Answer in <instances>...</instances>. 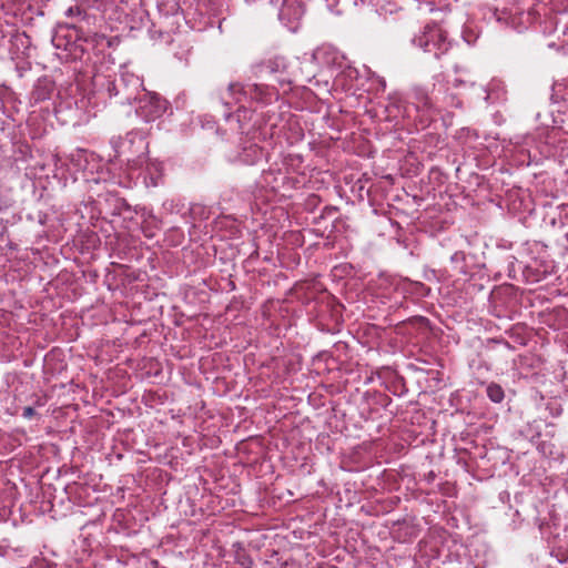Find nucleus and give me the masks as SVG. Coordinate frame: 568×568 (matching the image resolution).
Masks as SVG:
<instances>
[{
	"label": "nucleus",
	"instance_id": "21",
	"mask_svg": "<svg viewBox=\"0 0 568 568\" xmlns=\"http://www.w3.org/2000/svg\"><path fill=\"white\" fill-rule=\"evenodd\" d=\"M566 236H567V240H568V234Z\"/></svg>",
	"mask_w": 568,
	"mask_h": 568
},
{
	"label": "nucleus",
	"instance_id": "10",
	"mask_svg": "<svg viewBox=\"0 0 568 568\" xmlns=\"http://www.w3.org/2000/svg\"><path fill=\"white\" fill-rule=\"evenodd\" d=\"M409 98L418 112H429L434 109L428 91L420 85L412 88Z\"/></svg>",
	"mask_w": 568,
	"mask_h": 568
},
{
	"label": "nucleus",
	"instance_id": "20",
	"mask_svg": "<svg viewBox=\"0 0 568 568\" xmlns=\"http://www.w3.org/2000/svg\"><path fill=\"white\" fill-rule=\"evenodd\" d=\"M381 85L383 87V89H385V87H386V82H385V80H382V81H381Z\"/></svg>",
	"mask_w": 568,
	"mask_h": 568
},
{
	"label": "nucleus",
	"instance_id": "2",
	"mask_svg": "<svg viewBox=\"0 0 568 568\" xmlns=\"http://www.w3.org/2000/svg\"><path fill=\"white\" fill-rule=\"evenodd\" d=\"M257 80H275L280 85H291L295 81L292 61L282 54H274L251 67Z\"/></svg>",
	"mask_w": 568,
	"mask_h": 568
},
{
	"label": "nucleus",
	"instance_id": "13",
	"mask_svg": "<svg viewBox=\"0 0 568 568\" xmlns=\"http://www.w3.org/2000/svg\"><path fill=\"white\" fill-rule=\"evenodd\" d=\"M162 176V168L160 164L151 163L146 166V175L144 178L146 184L158 186Z\"/></svg>",
	"mask_w": 568,
	"mask_h": 568
},
{
	"label": "nucleus",
	"instance_id": "8",
	"mask_svg": "<svg viewBox=\"0 0 568 568\" xmlns=\"http://www.w3.org/2000/svg\"><path fill=\"white\" fill-rule=\"evenodd\" d=\"M72 28L77 32V39L75 40H72L71 36L65 33L64 29L60 28L52 36L51 41H52V44L57 49H63L64 51L69 52V55L72 59H74V60L75 59H82V55H83V53L85 51L84 48H83L82 41H87V39L82 38V36L79 34V31L75 28V26H72Z\"/></svg>",
	"mask_w": 568,
	"mask_h": 568
},
{
	"label": "nucleus",
	"instance_id": "3",
	"mask_svg": "<svg viewBox=\"0 0 568 568\" xmlns=\"http://www.w3.org/2000/svg\"><path fill=\"white\" fill-rule=\"evenodd\" d=\"M250 94L252 100L261 103H270L274 97L277 95V90L266 83H252L246 88L239 83H230L227 89L222 95V100L225 105H230L232 102H241L242 97Z\"/></svg>",
	"mask_w": 568,
	"mask_h": 568
},
{
	"label": "nucleus",
	"instance_id": "18",
	"mask_svg": "<svg viewBox=\"0 0 568 568\" xmlns=\"http://www.w3.org/2000/svg\"><path fill=\"white\" fill-rule=\"evenodd\" d=\"M429 291L430 290L428 287H426L424 284H422V283L418 284V293L420 295H427L429 293Z\"/></svg>",
	"mask_w": 568,
	"mask_h": 568
},
{
	"label": "nucleus",
	"instance_id": "11",
	"mask_svg": "<svg viewBox=\"0 0 568 568\" xmlns=\"http://www.w3.org/2000/svg\"><path fill=\"white\" fill-rule=\"evenodd\" d=\"M304 12V7L297 0H284L278 17L283 21L292 22L300 20Z\"/></svg>",
	"mask_w": 568,
	"mask_h": 568
},
{
	"label": "nucleus",
	"instance_id": "14",
	"mask_svg": "<svg viewBox=\"0 0 568 568\" xmlns=\"http://www.w3.org/2000/svg\"><path fill=\"white\" fill-rule=\"evenodd\" d=\"M488 398L494 403H501L505 397V392L499 384L490 383L486 387Z\"/></svg>",
	"mask_w": 568,
	"mask_h": 568
},
{
	"label": "nucleus",
	"instance_id": "9",
	"mask_svg": "<svg viewBox=\"0 0 568 568\" xmlns=\"http://www.w3.org/2000/svg\"><path fill=\"white\" fill-rule=\"evenodd\" d=\"M113 148L118 155H134L143 153L148 143L140 132L131 131L124 138L112 140Z\"/></svg>",
	"mask_w": 568,
	"mask_h": 568
},
{
	"label": "nucleus",
	"instance_id": "6",
	"mask_svg": "<svg viewBox=\"0 0 568 568\" xmlns=\"http://www.w3.org/2000/svg\"><path fill=\"white\" fill-rule=\"evenodd\" d=\"M135 102L139 104L135 110L136 115L144 122H153L160 119L168 108V102L164 99L145 90Z\"/></svg>",
	"mask_w": 568,
	"mask_h": 568
},
{
	"label": "nucleus",
	"instance_id": "7",
	"mask_svg": "<svg viewBox=\"0 0 568 568\" xmlns=\"http://www.w3.org/2000/svg\"><path fill=\"white\" fill-rule=\"evenodd\" d=\"M58 95L55 82L49 75L39 78L29 94V105L31 108L39 106L41 110L49 109V105Z\"/></svg>",
	"mask_w": 568,
	"mask_h": 568
},
{
	"label": "nucleus",
	"instance_id": "19",
	"mask_svg": "<svg viewBox=\"0 0 568 568\" xmlns=\"http://www.w3.org/2000/svg\"><path fill=\"white\" fill-rule=\"evenodd\" d=\"M233 116H234L233 114H225L226 120H231V119H233Z\"/></svg>",
	"mask_w": 568,
	"mask_h": 568
},
{
	"label": "nucleus",
	"instance_id": "15",
	"mask_svg": "<svg viewBox=\"0 0 568 568\" xmlns=\"http://www.w3.org/2000/svg\"><path fill=\"white\" fill-rule=\"evenodd\" d=\"M65 16L68 18H78L81 21L87 20L89 18L87 11L78 4L68 8L65 11Z\"/></svg>",
	"mask_w": 568,
	"mask_h": 568
},
{
	"label": "nucleus",
	"instance_id": "4",
	"mask_svg": "<svg viewBox=\"0 0 568 568\" xmlns=\"http://www.w3.org/2000/svg\"><path fill=\"white\" fill-rule=\"evenodd\" d=\"M412 42L425 52L433 53L437 59L446 54L452 47L446 32L435 23L427 24L419 34L412 39Z\"/></svg>",
	"mask_w": 568,
	"mask_h": 568
},
{
	"label": "nucleus",
	"instance_id": "5",
	"mask_svg": "<svg viewBox=\"0 0 568 568\" xmlns=\"http://www.w3.org/2000/svg\"><path fill=\"white\" fill-rule=\"evenodd\" d=\"M30 45V39L24 32H18L13 27L0 26V60L16 59Z\"/></svg>",
	"mask_w": 568,
	"mask_h": 568
},
{
	"label": "nucleus",
	"instance_id": "12",
	"mask_svg": "<svg viewBox=\"0 0 568 568\" xmlns=\"http://www.w3.org/2000/svg\"><path fill=\"white\" fill-rule=\"evenodd\" d=\"M264 153L262 148H260L255 143H250L247 146H244L242 151L239 153V159L244 164H255L263 158Z\"/></svg>",
	"mask_w": 568,
	"mask_h": 568
},
{
	"label": "nucleus",
	"instance_id": "16",
	"mask_svg": "<svg viewBox=\"0 0 568 568\" xmlns=\"http://www.w3.org/2000/svg\"><path fill=\"white\" fill-rule=\"evenodd\" d=\"M10 250H16L17 246L9 240L7 222L0 219V243H4Z\"/></svg>",
	"mask_w": 568,
	"mask_h": 568
},
{
	"label": "nucleus",
	"instance_id": "17",
	"mask_svg": "<svg viewBox=\"0 0 568 568\" xmlns=\"http://www.w3.org/2000/svg\"><path fill=\"white\" fill-rule=\"evenodd\" d=\"M36 415V410L31 406L23 408L22 416L27 419H31Z\"/></svg>",
	"mask_w": 568,
	"mask_h": 568
},
{
	"label": "nucleus",
	"instance_id": "1",
	"mask_svg": "<svg viewBox=\"0 0 568 568\" xmlns=\"http://www.w3.org/2000/svg\"><path fill=\"white\" fill-rule=\"evenodd\" d=\"M92 83L97 90L105 91L110 98H116L120 104L135 102L144 91L140 77L129 71L122 72L119 79L95 74Z\"/></svg>",
	"mask_w": 568,
	"mask_h": 568
}]
</instances>
